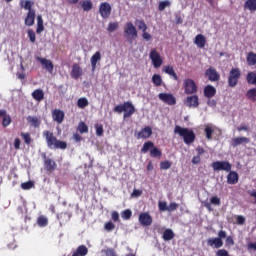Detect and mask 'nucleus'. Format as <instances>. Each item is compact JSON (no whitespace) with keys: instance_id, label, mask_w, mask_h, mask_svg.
<instances>
[{"instance_id":"f257e3e1","label":"nucleus","mask_w":256,"mask_h":256,"mask_svg":"<svg viewBox=\"0 0 256 256\" xmlns=\"http://www.w3.org/2000/svg\"><path fill=\"white\" fill-rule=\"evenodd\" d=\"M19 5L21 9L28 11L24 19V24L26 27H33L35 25V17H37V13L35 9H33L35 2L31 0H21Z\"/></svg>"},{"instance_id":"f03ea898","label":"nucleus","mask_w":256,"mask_h":256,"mask_svg":"<svg viewBox=\"0 0 256 256\" xmlns=\"http://www.w3.org/2000/svg\"><path fill=\"white\" fill-rule=\"evenodd\" d=\"M43 137L46 139L47 147L49 149H67V142L57 139L53 132L45 130L43 132Z\"/></svg>"},{"instance_id":"7ed1b4c3","label":"nucleus","mask_w":256,"mask_h":256,"mask_svg":"<svg viewBox=\"0 0 256 256\" xmlns=\"http://www.w3.org/2000/svg\"><path fill=\"white\" fill-rule=\"evenodd\" d=\"M174 133H176V135H179V137H182L186 145H191V143H195V132H193V130H190L189 128H183L177 125L174 128Z\"/></svg>"},{"instance_id":"20e7f679","label":"nucleus","mask_w":256,"mask_h":256,"mask_svg":"<svg viewBox=\"0 0 256 256\" xmlns=\"http://www.w3.org/2000/svg\"><path fill=\"white\" fill-rule=\"evenodd\" d=\"M114 111L115 113H124V119H129V117H131L135 113L136 109L133 105V102L127 101L114 107Z\"/></svg>"},{"instance_id":"39448f33","label":"nucleus","mask_w":256,"mask_h":256,"mask_svg":"<svg viewBox=\"0 0 256 256\" xmlns=\"http://www.w3.org/2000/svg\"><path fill=\"white\" fill-rule=\"evenodd\" d=\"M227 237V232L225 230H220L218 232V237L209 238L207 240L208 247H213L214 249H221L223 247V239Z\"/></svg>"},{"instance_id":"423d86ee","label":"nucleus","mask_w":256,"mask_h":256,"mask_svg":"<svg viewBox=\"0 0 256 256\" xmlns=\"http://www.w3.org/2000/svg\"><path fill=\"white\" fill-rule=\"evenodd\" d=\"M239 79H241V70L239 68H232L228 76L229 87H237Z\"/></svg>"},{"instance_id":"0eeeda50","label":"nucleus","mask_w":256,"mask_h":256,"mask_svg":"<svg viewBox=\"0 0 256 256\" xmlns=\"http://www.w3.org/2000/svg\"><path fill=\"white\" fill-rule=\"evenodd\" d=\"M183 85L186 95H195L198 91L197 84L191 78L185 79Z\"/></svg>"},{"instance_id":"6e6552de","label":"nucleus","mask_w":256,"mask_h":256,"mask_svg":"<svg viewBox=\"0 0 256 256\" xmlns=\"http://www.w3.org/2000/svg\"><path fill=\"white\" fill-rule=\"evenodd\" d=\"M213 171H226L229 173L233 168V165L229 163V161H215L211 164Z\"/></svg>"},{"instance_id":"1a4fd4ad","label":"nucleus","mask_w":256,"mask_h":256,"mask_svg":"<svg viewBox=\"0 0 256 256\" xmlns=\"http://www.w3.org/2000/svg\"><path fill=\"white\" fill-rule=\"evenodd\" d=\"M149 58L151 59L153 67L155 69H159V67L163 65V58L161 57V54H159L157 49H152L150 51Z\"/></svg>"},{"instance_id":"9d476101","label":"nucleus","mask_w":256,"mask_h":256,"mask_svg":"<svg viewBox=\"0 0 256 256\" xmlns=\"http://www.w3.org/2000/svg\"><path fill=\"white\" fill-rule=\"evenodd\" d=\"M191 96H187L184 100V105L189 107V109H197L199 107V96L196 94H190Z\"/></svg>"},{"instance_id":"9b49d317","label":"nucleus","mask_w":256,"mask_h":256,"mask_svg":"<svg viewBox=\"0 0 256 256\" xmlns=\"http://www.w3.org/2000/svg\"><path fill=\"white\" fill-rule=\"evenodd\" d=\"M111 11V4H109L108 2H102L99 5V13L102 19H109V17H111Z\"/></svg>"},{"instance_id":"f8f14e48","label":"nucleus","mask_w":256,"mask_h":256,"mask_svg":"<svg viewBox=\"0 0 256 256\" xmlns=\"http://www.w3.org/2000/svg\"><path fill=\"white\" fill-rule=\"evenodd\" d=\"M158 98L166 105H177V98H175L174 95L171 93H160L158 95Z\"/></svg>"},{"instance_id":"ddd939ff","label":"nucleus","mask_w":256,"mask_h":256,"mask_svg":"<svg viewBox=\"0 0 256 256\" xmlns=\"http://www.w3.org/2000/svg\"><path fill=\"white\" fill-rule=\"evenodd\" d=\"M138 220L142 227H149L153 224V217L148 212L140 213Z\"/></svg>"},{"instance_id":"4468645a","label":"nucleus","mask_w":256,"mask_h":256,"mask_svg":"<svg viewBox=\"0 0 256 256\" xmlns=\"http://www.w3.org/2000/svg\"><path fill=\"white\" fill-rule=\"evenodd\" d=\"M206 77H208L209 81L215 82L219 81L221 79V75H219V72H217V69H215L213 66H210L206 72Z\"/></svg>"},{"instance_id":"2eb2a0df","label":"nucleus","mask_w":256,"mask_h":256,"mask_svg":"<svg viewBox=\"0 0 256 256\" xmlns=\"http://www.w3.org/2000/svg\"><path fill=\"white\" fill-rule=\"evenodd\" d=\"M44 167L48 173H53L57 169V163L53 159L47 158V155L44 154Z\"/></svg>"},{"instance_id":"dca6fc26","label":"nucleus","mask_w":256,"mask_h":256,"mask_svg":"<svg viewBox=\"0 0 256 256\" xmlns=\"http://www.w3.org/2000/svg\"><path fill=\"white\" fill-rule=\"evenodd\" d=\"M124 33L128 35V37H132V39L137 38V28L133 25V22H128L124 27Z\"/></svg>"},{"instance_id":"f3484780","label":"nucleus","mask_w":256,"mask_h":256,"mask_svg":"<svg viewBox=\"0 0 256 256\" xmlns=\"http://www.w3.org/2000/svg\"><path fill=\"white\" fill-rule=\"evenodd\" d=\"M37 61H39V63H41V65L43 66L44 69H46V71H48V73H53V62L47 58H41V57H37L36 58Z\"/></svg>"},{"instance_id":"a211bd4d","label":"nucleus","mask_w":256,"mask_h":256,"mask_svg":"<svg viewBox=\"0 0 256 256\" xmlns=\"http://www.w3.org/2000/svg\"><path fill=\"white\" fill-rule=\"evenodd\" d=\"M153 135V130L151 127L146 126L140 132L137 133L136 139H149Z\"/></svg>"},{"instance_id":"6ab92c4d","label":"nucleus","mask_w":256,"mask_h":256,"mask_svg":"<svg viewBox=\"0 0 256 256\" xmlns=\"http://www.w3.org/2000/svg\"><path fill=\"white\" fill-rule=\"evenodd\" d=\"M52 118H53V121H56V123L61 124L65 120V112H63L60 109H55L52 112Z\"/></svg>"},{"instance_id":"aec40b11","label":"nucleus","mask_w":256,"mask_h":256,"mask_svg":"<svg viewBox=\"0 0 256 256\" xmlns=\"http://www.w3.org/2000/svg\"><path fill=\"white\" fill-rule=\"evenodd\" d=\"M70 75L72 77V79H79V77H81V75H83V69L81 68V66L77 63L72 65V70L70 72Z\"/></svg>"},{"instance_id":"412c9836","label":"nucleus","mask_w":256,"mask_h":256,"mask_svg":"<svg viewBox=\"0 0 256 256\" xmlns=\"http://www.w3.org/2000/svg\"><path fill=\"white\" fill-rule=\"evenodd\" d=\"M227 183L228 185H237V183H239V174L230 170L227 175Z\"/></svg>"},{"instance_id":"4be33fe9","label":"nucleus","mask_w":256,"mask_h":256,"mask_svg":"<svg viewBox=\"0 0 256 256\" xmlns=\"http://www.w3.org/2000/svg\"><path fill=\"white\" fill-rule=\"evenodd\" d=\"M0 117H2V127H9L11 125V115L7 114V110L2 109Z\"/></svg>"},{"instance_id":"5701e85b","label":"nucleus","mask_w":256,"mask_h":256,"mask_svg":"<svg viewBox=\"0 0 256 256\" xmlns=\"http://www.w3.org/2000/svg\"><path fill=\"white\" fill-rule=\"evenodd\" d=\"M26 120L30 124V127H34V129H39L41 127V118L37 116H28Z\"/></svg>"},{"instance_id":"b1692460","label":"nucleus","mask_w":256,"mask_h":256,"mask_svg":"<svg viewBox=\"0 0 256 256\" xmlns=\"http://www.w3.org/2000/svg\"><path fill=\"white\" fill-rule=\"evenodd\" d=\"M217 95V89H215L212 85H207L204 88V97L206 99H212V97H215Z\"/></svg>"},{"instance_id":"393cba45","label":"nucleus","mask_w":256,"mask_h":256,"mask_svg":"<svg viewBox=\"0 0 256 256\" xmlns=\"http://www.w3.org/2000/svg\"><path fill=\"white\" fill-rule=\"evenodd\" d=\"M99 61H101V52L97 51L90 59L92 71H95V69H97V63H99Z\"/></svg>"},{"instance_id":"a878e982","label":"nucleus","mask_w":256,"mask_h":256,"mask_svg":"<svg viewBox=\"0 0 256 256\" xmlns=\"http://www.w3.org/2000/svg\"><path fill=\"white\" fill-rule=\"evenodd\" d=\"M194 43L199 49H203L205 47L207 40L203 34H198L195 37Z\"/></svg>"},{"instance_id":"bb28decb","label":"nucleus","mask_w":256,"mask_h":256,"mask_svg":"<svg viewBox=\"0 0 256 256\" xmlns=\"http://www.w3.org/2000/svg\"><path fill=\"white\" fill-rule=\"evenodd\" d=\"M243 143H251V139L247 137H236L232 140V147H239V145H243Z\"/></svg>"},{"instance_id":"cd10ccee","label":"nucleus","mask_w":256,"mask_h":256,"mask_svg":"<svg viewBox=\"0 0 256 256\" xmlns=\"http://www.w3.org/2000/svg\"><path fill=\"white\" fill-rule=\"evenodd\" d=\"M163 71L167 75H170V77H173L174 81H179V76H177V73H175V69H173V66H164Z\"/></svg>"},{"instance_id":"c85d7f7f","label":"nucleus","mask_w":256,"mask_h":256,"mask_svg":"<svg viewBox=\"0 0 256 256\" xmlns=\"http://www.w3.org/2000/svg\"><path fill=\"white\" fill-rule=\"evenodd\" d=\"M32 97L35 101H38V103H40V101H43V99H45V92H43L42 89H36L32 92Z\"/></svg>"},{"instance_id":"c756f323","label":"nucleus","mask_w":256,"mask_h":256,"mask_svg":"<svg viewBox=\"0 0 256 256\" xmlns=\"http://www.w3.org/2000/svg\"><path fill=\"white\" fill-rule=\"evenodd\" d=\"M244 9H247L251 13L256 11V0H246L244 3Z\"/></svg>"},{"instance_id":"7c9ffc66","label":"nucleus","mask_w":256,"mask_h":256,"mask_svg":"<svg viewBox=\"0 0 256 256\" xmlns=\"http://www.w3.org/2000/svg\"><path fill=\"white\" fill-rule=\"evenodd\" d=\"M45 31V26L43 25V16L38 15L37 16V28L36 33L38 35H41Z\"/></svg>"},{"instance_id":"2f4dec72","label":"nucleus","mask_w":256,"mask_h":256,"mask_svg":"<svg viewBox=\"0 0 256 256\" xmlns=\"http://www.w3.org/2000/svg\"><path fill=\"white\" fill-rule=\"evenodd\" d=\"M162 239H164V241H171L172 239H175V232H173L171 228L166 229L163 232Z\"/></svg>"},{"instance_id":"473e14b6","label":"nucleus","mask_w":256,"mask_h":256,"mask_svg":"<svg viewBox=\"0 0 256 256\" xmlns=\"http://www.w3.org/2000/svg\"><path fill=\"white\" fill-rule=\"evenodd\" d=\"M83 11L89 12L93 9V2L91 0H84L80 2Z\"/></svg>"},{"instance_id":"72a5a7b5","label":"nucleus","mask_w":256,"mask_h":256,"mask_svg":"<svg viewBox=\"0 0 256 256\" xmlns=\"http://www.w3.org/2000/svg\"><path fill=\"white\" fill-rule=\"evenodd\" d=\"M155 147V143L152 141H147L143 144V147L141 148V153H149L151 149Z\"/></svg>"},{"instance_id":"f704fd0d","label":"nucleus","mask_w":256,"mask_h":256,"mask_svg":"<svg viewBox=\"0 0 256 256\" xmlns=\"http://www.w3.org/2000/svg\"><path fill=\"white\" fill-rule=\"evenodd\" d=\"M57 219L58 221H60V223H66L67 221H69V219H71V215L69 214V212H61L57 215Z\"/></svg>"},{"instance_id":"c9c22d12","label":"nucleus","mask_w":256,"mask_h":256,"mask_svg":"<svg viewBox=\"0 0 256 256\" xmlns=\"http://www.w3.org/2000/svg\"><path fill=\"white\" fill-rule=\"evenodd\" d=\"M162 155L163 152L155 146L150 150V157H153L154 159H161Z\"/></svg>"},{"instance_id":"e433bc0d","label":"nucleus","mask_w":256,"mask_h":256,"mask_svg":"<svg viewBox=\"0 0 256 256\" xmlns=\"http://www.w3.org/2000/svg\"><path fill=\"white\" fill-rule=\"evenodd\" d=\"M246 81L249 85H256V71L249 72L246 76Z\"/></svg>"},{"instance_id":"4c0bfd02","label":"nucleus","mask_w":256,"mask_h":256,"mask_svg":"<svg viewBox=\"0 0 256 256\" xmlns=\"http://www.w3.org/2000/svg\"><path fill=\"white\" fill-rule=\"evenodd\" d=\"M77 107L79 109H85V107H89V100L87 98L82 97L77 100Z\"/></svg>"},{"instance_id":"58836bf2","label":"nucleus","mask_w":256,"mask_h":256,"mask_svg":"<svg viewBox=\"0 0 256 256\" xmlns=\"http://www.w3.org/2000/svg\"><path fill=\"white\" fill-rule=\"evenodd\" d=\"M152 83L156 87H161V85H163V78H161V75H159V74H154L152 76Z\"/></svg>"},{"instance_id":"ea45409f","label":"nucleus","mask_w":256,"mask_h":256,"mask_svg":"<svg viewBox=\"0 0 256 256\" xmlns=\"http://www.w3.org/2000/svg\"><path fill=\"white\" fill-rule=\"evenodd\" d=\"M37 225L39 227H47V225H49V219H47V217L41 215L37 219Z\"/></svg>"},{"instance_id":"a19ab883","label":"nucleus","mask_w":256,"mask_h":256,"mask_svg":"<svg viewBox=\"0 0 256 256\" xmlns=\"http://www.w3.org/2000/svg\"><path fill=\"white\" fill-rule=\"evenodd\" d=\"M77 131H79V133H81V134L89 133V127L87 126V124H85V122L81 121L78 124Z\"/></svg>"},{"instance_id":"79ce46f5","label":"nucleus","mask_w":256,"mask_h":256,"mask_svg":"<svg viewBox=\"0 0 256 256\" xmlns=\"http://www.w3.org/2000/svg\"><path fill=\"white\" fill-rule=\"evenodd\" d=\"M121 217L122 219H124V221H129V219L133 217V212L131 211V209H126L121 212Z\"/></svg>"},{"instance_id":"37998d69","label":"nucleus","mask_w":256,"mask_h":256,"mask_svg":"<svg viewBox=\"0 0 256 256\" xmlns=\"http://www.w3.org/2000/svg\"><path fill=\"white\" fill-rule=\"evenodd\" d=\"M167 7H171V1L169 0L161 1L159 2V5H158V11H165Z\"/></svg>"},{"instance_id":"c03bdc74","label":"nucleus","mask_w":256,"mask_h":256,"mask_svg":"<svg viewBox=\"0 0 256 256\" xmlns=\"http://www.w3.org/2000/svg\"><path fill=\"white\" fill-rule=\"evenodd\" d=\"M246 97L250 101H256V88L249 89L246 93Z\"/></svg>"},{"instance_id":"a18cd8bd","label":"nucleus","mask_w":256,"mask_h":256,"mask_svg":"<svg viewBox=\"0 0 256 256\" xmlns=\"http://www.w3.org/2000/svg\"><path fill=\"white\" fill-rule=\"evenodd\" d=\"M247 63H248V65H256V53H254V52L248 53Z\"/></svg>"},{"instance_id":"49530a36","label":"nucleus","mask_w":256,"mask_h":256,"mask_svg":"<svg viewBox=\"0 0 256 256\" xmlns=\"http://www.w3.org/2000/svg\"><path fill=\"white\" fill-rule=\"evenodd\" d=\"M33 187H35L34 181H28L21 184V189L24 191H29V189H33Z\"/></svg>"},{"instance_id":"de8ad7c7","label":"nucleus","mask_w":256,"mask_h":256,"mask_svg":"<svg viewBox=\"0 0 256 256\" xmlns=\"http://www.w3.org/2000/svg\"><path fill=\"white\" fill-rule=\"evenodd\" d=\"M117 29H119V23H117V22H110L108 24L107 31H109V33H113V31H117Z\"/></svg>"},{"instance_id":"09e8293b","label":"nucleus","mask_w":256,"mask_h":256,"mask_svg":"<svg viewBox=\"0 0 256 256\" xmlns=\"http://www.w3.org/2000/svg\"><path fill=\"white\" fill-rule=\"evenodd\" d=\"M204 131H205V134H206V139H208V140L213 139L214 130H213L212 127L206 126Z\"/></svg>"},{"instance_id":"8fccbe9b","label":"nucleus","mask_w":256,"mask_h":256,"mask_svg":"<svg viewBox=\"0 0 256 256\" xmlns=\"http://www.w3.org/2000/svg\"><path fill=\"white\" fill-rule=\"evenodd\" d=\"M136 25L141 31H147V24L143 20H136Z\"/></svg>"},{"instance_id":"3c124183","label":"nucleus","mask_w":256,"mask_h":256,"mask_svg":"<svg viewBox=\"0 0 256 256\" xmlns=\"http://www.w3.org/2000/svg\"><path fill=\"white\" fill-rule=\"evenodd\" d=\"M21 137H22V139L24 140V143L26 144V145H31V141H32V139H31V134H29V133H21Z\"/></svg>"},{"instance_id":"603ef678","label":"nucleus","mask_w":256,"mask_h":256,"mask_svg":"<svg viewBox=\"0 0 256 256\" xmlns=\"http://www.w3.org/2000/svg\"><path fill=\"white\" fill-rule=\"evenodd\" d=\"M171 165H172V163L169 160L162 161L160 163V169L167 171V169H171Z\"/></svg>"},{"instance_id":"864d4df0","label":"nucleus","mask_w":256,"mask_h":256,"mask_svg":"<svg viewBox=\"0 0 256 256\" xmlns=\"http://www.w3.org/2000/svg\"><path fill=\"white\" fill-rule=\"evenodd\" d=\"M28 38L30 43H35V41L37 40V36L35 35V31H33L32 29L28 30Z\"/></svg>"},{"instance_id":"5fc2aeb1","label":"nucleus","mask_w":256,"mask_h":256,"mask_svg":"<svg viewBox=\"0 0 256 256\" xmlns=\"http://www.w3.org/2000/svg\"><path fill=\"white\" fill-rule=\"evenodd\" d=\"M95 129H96L97 137H103V133H104L103 125L102 124H96Z\"/></svg>"},{"instance_id":"6e6d98bb","label":"nucleus","mask_w":256,"mask_h":256,"mask_svg":"<svg viewBox=\"0 0 256 256\" xmlns=\"http://www.w3.org/2000/svg\"><path fill=\"white\" fill-rule=\"evenodd\" d=\"M168 207H169V206H167V202H165V201H159V203H158V209H159V211H162V212L168 211Z\"/></svg>"},{"instance_id":"4d7b16f0","label":"nucleus","mask_w":256,"mask_h":256,"mask_svg":"<svg viewBox=\"0 0 256 256\" xmlns=\"http://www.w3.org/2000/svg\"><path fill=\"white\" fill-rule=\"evenodd\" d=\"M105 231H113L115 229V224L111 221H108L104 225Z\"/></svg>"},{"instance_id":"13d9d810","label":"nucleus","mask_w":256,"mask_h":256,"mask_svg":"<svg viewBox=\"0 0 256 256\" xmlns=\"http://www.w3.org/2000/svg\"><path fill=\"white\" fill-rule=\"evenodd\" d=\"M226 246L227 247H233V245H235V240H233V237L232 236H227V233H226Z\"/></svg>"},{"instance_id":"bf43d9fd","label":"nucleus","mask_w":256,"mask_h":256,"mask_svg":"<svg viewBox=\"0 0 256 256\" xmlns=\"http://www.w3.org/2000/svg\"><path fill=\"white\" fill-rule=\"evenodd\" d=\"M210 203H211L212 205H217V206H219V205H221V198H219V197H217V196H213V197L210 198Z\"/></svg>"},{"instance_id":"052dcab7","label":"nucleus","mask_w":256,"mask_h":256,"mask_svg":"<svg viewBox=\"0 0 256 256\" xmlns=\"http://www.w3.org/2000/svg\"><path fill=\"white\" fill-rule=\"evenodd\" d=\"M111 219L112 221H114V223H119V221H121V219L119 218V212L113 211L111 213Z\"/></svg>"},{"instance_id":"680f3d73","label":"nucleus","mask_w":256,"mask_h":256,"mask_svg":"<svg viewBox=\"0 0 256 256\" xmlns=\"http://www.w3.org/2000/svg\"><path fill=\"white\" fill-rule=\"evenodd\" d=\"M179 207V204L175 203V202H171L168 206V211L171 212V211H177Z\"/></svg>"},{"instance_id":"e2e57ef3","label":"nucleus","mask_w":256,"mask_h":256,"mask_svg":"<svg viewBox=\"0 0 256 256\" xmlns=\"http://www.w3.org/2000/svg\"><path fill=\"white\" fill-rule=\"evenodd\" d=\"M142 38L144 39V41H151L153 39V36H151V34H149L147 31H144L142 33Z\"/></svg>"},{"instance_id":"0e129e2a","label":"nucleus","mask_w":256,"mask_h":256,"mask_svg":"<svg viewBox=\"0 0 256 256\" xmlns=\"http://www.w3.org/2000/svg\"><path fill=\"white\" fill-rule=\"evenodd\" d=\"M237 225H245V218L241 215L236 217Z\"/></svg>"},{"instance_id":"69168bd1","label":"nucleus","mask_w":256,"mask_h":256,"mask_svg":"<svg viewBox=\"0 0 256 256\" xmlns=\"http://www.w3.org/2000/svg\"><path fill=\"white\" fill-rule=\"evenodd\" d=\"M143 195V190L134 189L132 192V197H141Z\"/></svg>"},{"instance_id":"338daca9","label":"nucleus","mask_w":256,"mask_h":256,"mask_svg":"<svg viewBox=\"0 0 256 256\" xmlns=\"http://www.w3.org/2000/svg\"><path fill=\"white\" fill-rule=\"evenodd\" d=\"M14 148L15 149H21V139L15 138V140H14Z\"/></svg>"},{"instance_id":"774afa93","label":"nucleus","mask_w":256,"mask_h":256,"mask_svg":"<svg viewBox=\"0 0 256 256\" xmlns=\"http://www.w3.org/2000/svg\"><path fill=\"white\" fill-rule=\"evenodd\" d=\"M248 251H256V242H251L247 245Z\"/></svg>"}]
</instances>
